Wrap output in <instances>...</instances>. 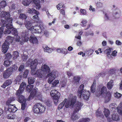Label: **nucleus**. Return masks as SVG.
<instances>
[{
  "label": "nucleus",
  "instance_id": "obj_1",
  "mask_svg": "<svg viewBox=\"0 0 122 122\" xmlns=\"http://www.w3.org/2000/svg\"><path fill=\"white\" fill-rule=\"evenodd\" d=\"M24 23L25 27L33 33H41L42 32V30L41 26L37 25L32 26V23L29 21H25Z\"/></svg>",
  "mask_w": 122,
  "mask_h": 122
},
{
  "label": "nucleus",
  "instance_id": "obj_2",
  "mask_svg": "<svg viewBox=\"0 0 122 122\" xmlns=\"http://www.w3.org/2000/svg\"><path fill=\"white\" fill-rule=\"evenodd\" d=\"M0 16L1 17L5 18V20L0 18V23L3 26H5L7 23H12V19L11 18H10V14L8 12L2 11L0 14Z\"/></svg>",
  "mask_w": 122,
  "mask_h": 122
},
{
  "label": "nucleus",
  "instance_id": "obj_3",
  "mask_svg": "<svg viewBox=\"0 0 122 122\" xmlns=\"http://www.w3.org/2000/svg\"><path fill=\"white\" fill-rule=\"evenodd\" d=\"M77 97L76 96H73V95L70 94L69 95L68 99V101H66L65 105V108H64L65 111L66 110V108H69V107H73L74 104L76 101Z\"/></svg>",
  "mask_w": 122,
  "mask_h": 122
},
{
  "label": "nucleus",
  "instance_id": "obj_4",
  "mask_svg": "<svg viewBox=\"0 0 122 122\" xmlns=\"http://www.w3.org/2000/svg\"><path fill=\"white\" fill-rule=\"evenodd\" d=\"M33 85H28L26 87V90L28 92H30L32 90L27 99L28 100H29L36 96V93L37 92V88L35 87L33 89Z\"/></svg>",
  "mask_w": 122,
  "mask_h": 122
},
{
  "label": "nucleus",
  "instance_id": "obj_5",
  "mask_svg": "<svg viewBox=\"0 0 122 122\" xmlns=\"http://www.w3.org/2000/svg\"><path fill=\"white\" fill-rule=\"evenodd\" d=\"M41 69L40 72L41 74H39V78L44 77L46 74L49 73L51 71L50 69V67L46 64L42 65L41 66Z\"/></svg>",
  "mask_w": 122,
  "mask_h": 122
},
{
  "label": "nucleus",
  "instance_id": "obj_6",
  "mask_svg": "<svg viewBox=\"0 0 122 122\" xmlns=\"http://www.w3.org/2000/svg\"><path fill=\"white\" fill-rule=\"evenodd\" d=\"M31 73L32 75H36L39 78V74H41V73L40 71H41V69H39L35 71V69H36V66L37 64V61H31Z\"/></svg>",
  "mask_w": 122,
  "mask_h": 122
},
{
  "label": "nucleus",
  "instance_id": "obj_7",
  "mask_svg": "<svg viewBox=\"0 0 122 122\" xmlns=\"http://www.w3.org/2000/svg\"><path fill=\"white\" fill-rule=\"evenodd\" d=\"M77 92L78 96L80 98H83L84 99L86 100L88 99L90 95L89 91L85 90L84 91L78 90Z\"/></svg>",
  "mask_w": 122,
  "mask_h": 122
},
{
  "label": "nucleus",
  "instance_id": "obj_8",
  "mask_svg": "<svg viewBox=\"0 0 122 122\" xmlns=\"http://www.w3.org/2000/svg\"><path fill=\"white\" fill-rule=\"evenodd\" d=\"M50 95L54 100V103L56 104L60 97V94L57 90L54 89L51 91L50 92Z\"/></svg>",
  "mask_w": 122,
  "mask_h": 122
},
{
  "label": "nucleus",
  "instance_id": "obj_9",
  "mask_svg": "<svg viewBox=\"0 0 122 122\" xmlns=\"http://www.w3.org/2000/svg\"><path fill=\"white\" fill-rule=\"evenodd\" d=\"M45 108V107L40 103L36 104L34 106L33 110L34 113H38L39 112L43 113L44 112Z\"/></svg>",
  "mask_w": 122,
  "mask_h": 122
},
{
  "label": "nucleus",
  "instance_id": "obj_10",
  "mask_svg": "<svg viewBox=\"0 0 122 122\" xmlns=\"http://www.w3.org/2000/svg\"><path fill=\"white\" fill-rule=\"evenodd\" d=\"M58 73L56 71H53L49 74L48 76L49 77L48 82L50 84L56 77H57Z\"/></svg>",
  "mask_w": 122,
  "mask_h": 122
},
{
  "label": "nucleus",
  "instance_id": "obj_11",
  "mask_svg": "<svg viewBox=\"0 0 122 122\" xmlns=\"http://www.w3.org/2000/svg\"><path fill=\"white\" fill-rule=\"evenodd\" d=\"M98 87L99 89L98 90V93L97 94H96L97 97H99L100 96H102L105 95L107 93V89L106 87L102 85L99 86Z\"/></svg>",
  "mask_w": 122,
  "mask_h": 122
},
{
  "label": "nucleus",
  "instance_id": "obj_12",
  "mask_svg": "<svg viewBox=\"0 0 122 122\" xmlns=\"http://www.w3.org/2000/svg\"><path fill=\"white\" fill-rule=\"evenodd\" d=\"M28 34V31L25 30L23 31L21 34V37L22 38V42L21 41L20 42V44H22L23 43V42H27L29 40V38L27 37V35Z\"/></svg>",
  "mask_w": 122,
  "mask_h": 122
},
{
  "label": "nucleus",
  "instance_id": "obj_13",
  "mask_svg": "<svg viewBox=\"0 0 122 122\" xmlns=\"http://www.w3.org/2000/svg\"><path fill=\"white\" fill-rule=\"evenodd\" d=\"M13 71V68L12 67H10L7 69L3 73L4 78L5 79L8 78L12 74Z\"/></svg>",
  "mask_w": 122,
  "mask_h": 122
},
{
  "label": "nucleus",
  "instance_id": "obj_14",
  "mask_svg": "<svg viewBox=\"0 0 122 122\" xmlns=\"http://www.w3.org/2000/svg\"><path fill=\"white\" fill-rule=\"evenodd\" d=\"M11 23H9L6 24L5 26L7 28L10 29L11 30V33L14 36H16L18 34L17 31L16 29L13 27Z\"/></svg>",
  "mask_w": 122,
  "mask_h": 122
},
{
  "label": "nucleus",
  "instance_id": "obj_15",
  "mask_svg": "<svg viewBox=\"0 0 122 122\" xmlns=\"http://www.w3.org/2000/svg\"><path fill=\"white\" fill-rule=\"evenodd\" d=\"M75 103V106L74 107V111L76 112H78L81 109V107L83 105V104L79 101L76 102V101Z\"/></svg>",
  "mask_w": 122,
  "mask_h": 122
},
{
  "label": "nucleus",
  "instance_id": "obj_16",
  "mask_svg": "<svg viewBox=\"0 0 122 122\" xmlns=\"http://www.w3.org/2000/svg\"><path fill=\"white\" fill-rule=\"evenodd\" d=\"M26 86V84L24 82H22L20 85L19 89L17 91L16 95H17L21 94L23 92Z\"/></svg>",
  "mask_w": 122,
  "mask_h": 122
},
{
  "label": "nucleus",
  "instance_id": "obj_17",
  "mask_svg": "<svg viewBox=\"0 0 122 122\" xmlns=\"http://www.w3.org/2000/svg\"><path fill=\"white\" fill-rule=\"evenodd\" d=\"M67 74L69 78L71 77V78H72V79L73 78V81L74 82H76V83H78L80 80L79 77L77 76L74 77L73 76V74L71 72L68 71H67Z\"/></svg>",
  "mask_w": 122,
  "mask_h": 122
},
{
  "label": "nucleus",
  "instance_id": "obj_18",
  "mask_svg": "<svg viewBox=\"0 0 122 122\" xmlns=\"http://www.w3.org/2000/svg\"><path fill=\"white\" fill-rule=\"evenodd\" d=\"M8 105V110L10 112H14L17 110V108L15 107V105H12L10 104Z\"/></svg>",
  "mask_w": 122,
  "mask_h": 122
},
{
  "label": "nucleus",
  "instance_id": "obj_19",
  "mask_svg": "<svg viewBox=\"0 0 122 122\" xmlns=\"http://www.w3.org/2000/svg\"><path fill=\"white\" fill-rule=\"evenodd\" d=\"M9 44L6 42H5L2 46V52L4 53H6L9 48Z\"/></svg>",
  "mask_w": 122,
  "mask_h": 122
},
{
  "label": "nucleus",
  "instance_id": "obj_20",
  "mask_svg": "<svg viewBox=\"0 0 122 122\" xmlns=\"http://www.w3.org/2000/svg\"><path fill=\"white\" fill-rule=\"evenodd\" d=\"M30 42L33 44H37L38 43V41L36 37L33 35H31L30 39Z\"/></svg>",
  "mask_w": 122,
  "mask_h": 122
},
{
  "label": "nucleus",
  "instance_id": "obj_21",
  "mask_svg": "<svg viewBox=\"0 0 122 122\" xmlns=\"http://www.w3.org/2000/svg\"><path fill=\"white\" fill-rule=\"evenodd\" d=\"M26 12L30 14H32L33 13H34L36 14H40L39 12L38 11L33 8L30 9V8H28L27 9Z\"/></svg>",
  "mask_w": 122,
  "mask_h": 122
},
{
  "label": "nucleus",
  "instance_id": "obj_22",
  "mask_svg": "<svg viewBox=\"0 0 122 122\" xmlns=\"http://www.w3.org/2000/svg\"><path fill=\"white\" fill-rule=\"evenodd\" d=\"M12 82V81L11 79L7 80L1 86L4 88H5L6 86L11 85Z\"/></svg>",
  "mask_w": 122,
  "mask_h": 122
},
{
  "label": "nucleus",
  "instance_id": "obj_23",
  "mask_svg": "<svg viewBox=\"0 0 122 122\" xmlns=\"http://www.w3.org/2000/svg\"><path fill=\"white\" fill-rule=\"evenodd\" d=\"M32 1L35 5L36 9L37 10H39L41 7L40 1L38 0H32Z\"/></svg>",
  "mask_w": 122,
  "mask_h": 122
},
{
  "label": "nucleus",
  "instance_id": "obj_24",
  "mask_svg": "<svg viewBox=\"0 0 122 122\" xmlns=\"http://www.w3.org/2000/svg\"><path fill=\"white\" fill-rule=\"evenodd\" d=\"M20 94L17 95L18 96L17 100L20 103H23L24 102H25L26 99H25L24 96L22 95H20Z\"/></svg>",
  "mask_w": 122,
  "mask_h": 122
},
{
  "label": "nucleus",
  "instance_id": "obj_25",
  "mask_svg": "<svg viewBox=\"0 0 122 122\" xmlns=\"http://www.w3.org/2000/svg\"><path fill=\"white\" fill-rule=\"evenodd\" d=\"M76 112L73 111V113L71 117V119L72 121H75L78 120L80 118L79 116H78Z\"/></svg>",
  "mask_w": 122,
  "mask_h": 122
},
{
  "label": "nucleus",
  "instance_id": "obj_26",
  "mask_svg": "<svg viewBox=\"0 0 122 122\" xmlns=\"http://www.w3.org/2000/svg\"><path fill=\"white\" fill-rule=\"evenodd\" d=\"M103 96H106L105 97L106 102H108L110 100L111 98V95L110 92H107L106 94Z\"/></svg>",
  "mask_w": 122,
  "mask_h": 122
},
{
  "label": "nucleus",
  "instance_id": "obj_27",
  "mask_svg": "<svg viewBox=\"0 0 122 122\" xmlns=\"http://www.w3.org/2000/svg\"><path fill=\"white\" fill-rule=\"evenodd\" d=\"M112 119L114 121H117L120 120L119 115L116 113L114 112L112 115Z\"/></svg>",
  "mask_w": 122,
  "mask_h": 122
},
{
  "label": "nucleus",
  "instance_id": "obj_28",
  "mask_svg": "<svg viewBox=\"0 0 122 122\" xmlns=\"http://www.w3.org/2000/svg\"><path fill=\"white\" fill-rule=\"evenodd\" d=\"M22 76L21 75H20L17 76L15 79L14 83L15 84H19L20 81L22 79Z\"/></svg>",
  "mask_w": 122,
  "mask_h": 122
},
{
  "label": "nucleus",
  "instance_id": "obj_29",
  "mask_svg": "<svg viewBox=\"0 0 122 122\" xmlns=\"http://www.w3.org/2000/svg\"><path fill=\"white\" fill-rule=\"evenodd\" d=\"M121 12L120 10L118 9L117 8L115 10L113 15L115 17L118 18L120 15Z\"/></svg>",
  "mask_w": 122,
  "mask_h": 122
},
{
  "label": "nucleus",
  "instance_id": "obj_30",
  "mask_svg": "<svg viewBox=\"0 0 122 122\" xmlns=\"http://www.w3.org/2000/svg\"><path fill=\"white\" fill-rule=\"evenodd\" d=\"M117 111L120 115H122V102H121L117 108Z\"/></svg>",
  "mask_w": 122,
  "mask_h": 122
},
{
  "label": "nucleus",
  "instance_id": "obj_31",
  "mask_svg": "<svg viewBox=\"0 0 122 122\" xmlns=\"http://www.w3.org/2000/svg\"><path fill=\"white\" fill-rule=\"evenodd\" d=\"M67 99L66 98H65L63 102H61L59 105L58 107V110H60L64 106H65V104L67 101Z\"/></svg>",
  "mask_w": 122,
  "mask_h": 122
},
{
  "label": "nucleus",
  "instance_id": "obj_32",
  "mask_svg": "<svg viewBox=\"0 0 122 122\" xmlns=\"http://www.w3.org/2000/svg\"><path fill=\"white\" fill-rule=\"evenodd\" d=\"M14 40V38L10 36H9L7 37L6 40L5 42H6L9 44V42L12 43Z\"/></svg>",
  "mask_w": 122,
  "mask_h": 122
},
{
  "label": "nucleus",
  "instance_id": "obj_33",
  "mask_svg": "<svg viewBox=\"0 0 122 122\" xmlns=\"http://www.w3.org/2000/svg\"><path fill=\"white\" fill-rule=\"evenodd\" d=\"M67 81L66 80H64V78H63L61 82V85L62 87L65 88L66 85Z\"/></svg>",
  "mask_w": 122,
  "mask_h": 122
},
{
  "label": "nucleus",
  "instance_id": "obj_34",
  "mask_svg": "<svg viewBox=\"0 0 122 122\" xmlns=\"http://www.w3.org/2000/svg\"><path fill=\"white\" fill-rule=\"evenodd\" d=\"M107 86V87L108 89H111L113 86V81L112 80H111L108 83Z\"/></svg>",
  "mask_w": 122,
  "mask_h": 122
},
{
  "label": "nucleus",
  "instance_id": "obj_35",
  "mask_svg": "<svg viewBox=\"0 0 122 122\" xmlns=\"http://www.w3.org/2000/svg\"><path fill=\"white\" fill-rule=\"evenodd\" d=\"M96 82L95 81H94L93 84L91 87V91L92 92H94L95 91Z\"/></svg>",
  "mask_w": 122,
  "mask_h": 122
},
{
  "label": "nucleus",
  "instance_id": "obj_36",
  "mask_svg": "<svg viewBox=\"0 0 122 122\" xmlns=\"http://www.w3.org/2000/svg\"><path fill=\"white\" fill-rule=\"evenodd\" d=\"M98 111H97L96 112L97 116V117H101V119L103 121H104V119H103L104 117V115L101 114L100 112L98 111Z\"/></svg>",
  "mask_w": 122,
  "mask_h": 122
},
{
  "label": "nucleus",
  "instance_id": "obj_37",
  "mask_svg": "<svg viewBox=\"0 0 122 122\" xmlns=\"http://www.w3.org/2000/svg\"><path fill=\"white\" fill-rule=\"evenodd\" d=\"M28 81L29 84H33L35 81V79L33 77H29L28 78Z\"/></svg>",
  "mask_w": 122,
  "mask_h": 122
},
{
  "label": "nucleus",
  "instance_id": "obj_38",
  "mask_svg": "<svg viewBox=\"0 0 122 122\" xmlns=\"http://www.w3.org/2000/svg\"><path fill=\"white\" fill-rule=\"evenodd\" d=\"M103 112L106 117H107L110 114L109 110L105 108L104 109Z\"/></svg>",
  "mask_w": 122,
  "mask_h": 122
},
{
  "label": "nucleus",
  "instance_id": "obj_39",
  "mask_svg": "<svg viewBox=\"0 0 122 122\" xmlns=\"http://www.w3.org/2000/svg\"><path fill=\"white\" fill-rule=\"evenodd\" d=\"M90 119L88 118H81L78 122H89Z\"/></svg>",
  "mask_w": 122,
  "mask_h": 122
},
{
  "label": "nucleus",
  "instance_id": "obj_40",
  "mask_svg": "<svg viewBox=\"0 0 122 122\" xmlns=\"http://www.w3.org/2000/svg\"><path fill=\"white\" fill-rule=\"evenodd\" d=\"M30 3V0H24L22 2V4L25 6H28Z\"/></svg>",
  "mask_w": 122,
  "mask_h": 122
},
{
  "label": "nucleus",
  "instance_id": "obj_41",
  "mask_svg": "<svg viewBox=\"0 0 122 122\" xmlns=\"http://www.w3.org/2000/svg\"><path fill=\"white\" fill-rule=\"evenodd\" d=\"M27 17V16L25 14L22 13L20 14L19 18L22 20H25L26 19Z\"/></svg>",
  "mask_w": 122,
  "mask_h": 122
},
{
  "label": "nucleus",
  "instance_id": "obj_42",
  "mask_svg": "<svg viewBox=\"0 0 122 122\" xmlns=\"http://www.w3.org/2000/svg\"><path fill=\"white\" fill-rule=\"evenodd\" d=\"M7 5V3L4 0L1 1L0 3V6L2 8H4Z\"/></svg>",
  "mask_w": 122,
  "mask_h": 122
},
{
  "label": "nucleus",
  "instance_id": "obj_43",
  "mask_svg": "<svg viewBox=\"0 0 122 122\" xmlns=\"http://www.w3.org/2000/svg\"><path fill=\"white\" fill-rule=\"evenodd\" d=\"M15 100V99L13 97H12L9 98L6 102V104L7 105H8L10 104L11 102Z\"/></svg>",
  "mask_w": 122,
  "mask_h": 122
},
{
  "label": "nucleus",
  "instance_id": "obj_44",
  "mask_svg": "<svg viewBox=\"0 0 122 122\" xmlns=\"http://www.w3.org/2000/svg\"><path fill=\"white\" fill-rule=\"evenodd\" d=\"M13 56V58L14 60L16 59L19 56L18 52L17 51H14Z\"/></svg>",
  "mask_w": 122,
  "mask_h": 122
},
{
  "label": "nucleus",
  "instance_id": "obj_45",
  "mask_svg": "<svg viewBox=\"0 0 122 122\" xmlns=\"http://www.w3.org/2000/svg\"><path fill=\"white\" fill-rule=\"evenodd\" d=\"M110 13H105L104 18L106 20H108L110 19Z\"/></svg>",
  "mask_w": 122,
  "mask_h": 122
},
{
  "label": "nucleus",
  "instance_id": "obj_46",
  "mask_svg": "<svg viewBox=\"0 0 122 122\" xmlns=\"http://www.w3.org/2000/svg\"><path fill=\"white\" fill-rule=\"evenodd\" d=\"M44 86L45 87L43 89V90L44 92H47L49 91V90L50 88V87L46 84H45Z\"/></svg>",
  "mask_w": 122,
  "mask_h": 122
},
{
  "label": "nucleus",
  "instance_id": "obj_47",
  "mask_svg": "<svg viewBox=\"0 0 122 122\" xmlns=\"http://www.w3.org/2000/svg\"><path fill=\"white\" fill-rule=\"evenodd\" d=\"M104 53L107 54V57H109V56H111L110 53L111 51L109 49L107 48L104 51Z\"/></svg>",
  "mask_w": 122,
  "mask_h": 122
},
{
  "label": "nucleus",
  "instance_id": "obj_48",
  "mask_svg": "<svg viewBox=\"0 0 122 122\" xmlns=\"http://www.w3.org/2000/svg\"><path fill=\"white\" fill-rule=\"evenodd\" d=\"M114 96L115 97L119 98L121 97L122 95L121 94L118 93L117 92H116L115 93H114Z\"/></svg>",
  "mask_w": 122,
  "mask_h": 122
},
{
  "label": "nucleus",
  "instance_id": "obj_49",
  "mask_svg": "<svg viewBox=\"0 0 122 122\" xmlns=\"http://www.w3.org/2000/svg\"><path fill=\"white\" fill-rule=\"evenodd\" d=\"M15 117V116L14 115L11 114L8 115L7 116V118L9 119H14Z\"/></svg>",
  "mask_w": 122,
  "mask_h": 122
},
{
  "label": "nucleus",
  "instance_id": "obj_50",
  "mask_svg": "<svg viewBox=\"0 0 122 122\" xmlns=\"http://www.w3.org/2000/svg\"><path fill=\"white\" fill-rule=\"evenodd\" d=\"M12 64V61H4L3 65L5 67H8Z\"/></svg>",
  "mask_w": 122,
  "mask_h": 122
},
{
  "label": "nucleus",
  "instance_id": "obj_51",
  "mask_svg": "<svg viewBox=\"0 0 122 122\" xmlns=\"http://www.w3.org/2000/svg\"><path fill=\"white\" fill-rule=\"evenodd\" d=\"M82 33L83 32L82 31H80L78 34L76 35L75 37V38L79 40H80L81 39V36H80L82 34Z\"/></svg>",
  "mask_w": 122,
  "mask_h": 122
},
{
  "label": "nucleus",
  "instance_id": "obj_52",
  "mask_svg": "<svg viewBox=\"0 0 122 122\" xmlns=\"http://www.w3.org/2000/svg\"><path fill=\"white\" fill-rule=\"evenodd\" d=\"M3 26L0 25V38L2 36L3 32Z\"/></svg>",
  "mask_w": 122,
  "mask_h": 122
},
{
  "label": "nucleus",
  "instance_id": "obj_53",
  "mask_svg": "<svg viewBox=\"0 0 122 122\" xmlns=\"http://www.w3.org/2000/svg\"><path fill=\"white\" fill-rule=\"evenodd\" d=\"M81 15H86L87 14V12L85 9H81L80 10Z\"/></svg>",
  "mask_w": 122,
  "mask_h": 122
},
{
  "label": "nucleus",
  "instance_id": "obj_54",
  "mask_svg": "<svg viewBox=\"0 0 122 122\" xmlns=\"http://www.w3.org/2000/svg\"><path fill=\"white\" fill-rule=\"evenodd\" d=\"M59 83V81L58 80H55L52 83V84L53 86H56Z\"/></svg>",
  "mask_w": 122,
  "mask_h": 122
},
{
  "label": "nucleus",
  "instance_id": "obj_55",
  "mask_svg": "<svg viewBox=\"0 0 122 122\" xmlns=\"http://www.w3.org/2000/svg\"><path fill=\"white\" fill-rule=\"evenodd\" d=\"M24 66H25L24 64H21L19 68V71H22L24 68Z\"/></svg>",
  "mask_w": 122,
  "mask_h": 122
},
{
  "label": "nucleus",
  "instance_id": "obj_56",
  "mask_svg": "<svg viewBox=\"0 0 122 122\" xmlns=\"http://www.w3.org/2000/svg\"><path fill=\"white\" fill-rule=\"evenodd\" d=\"M42 47L43 49V50L45 52H46V51L49 48V47L46 45H43V46Z\"/></svg>",
  "mask_w": 122,
  "mask_h": 122
},
{
  "label": "nucleus",
  "instance_id": "obj_57",
  "mask_svg": "<svg viewBox=\"0 0 122 122\" xmlns=\"http://www.w3.org/2000/svg\"><path fill=\"white\" fill-rule=\"evenodd\" d=\"M56 7L57 9L59 10L61 8H62L63 7V4L62 3H60L57 5Z\"/></svg>",
  "mask_w": 122,
  "mask_h": 122
},
{
  "label": "nucleus",
  "instance_id": "obj_58",
  "mask_svg": "<svg viewBox=\"0 0 122 122\" xmlns=\"http://www.w3.org/2000/svg\"><path fill=\"white\" fill-rule=\"evenodd\" d=\"M39 14H36V15L33 16L32 18L33 19L35 20H39V18L38 16Z\"/></svg>",
  "mask_w": 122,
  "mask_h": 122
},
{
  "label": "nucleus",
  "instance_id": "obj_59",
  "mask_svg": "<svg viewBox=\"0 0 122 122\" xmlns=\"http://www.w3.org/2000/svg\"><path fill=\"white\" fill-rule=\"evenodd\" d=\"M87 23V21L86 20H83L82 21L80 25H81L83 27H84L86 25V24Z\"/></svg>",
  "mask_w": 122,
  "mask_h": 122
},
{
  "label": "nucleus",
  "instance_id": "obj_60",
  "mask_svg": "<svg viewBox=\"0 0 122 122\" xmlns=\"http://www.w3.org/2000/svg\"><path fill=\"white\" fill-rule=\"evenodd\" d=\"M28 71L27 70H26L24 73V74L23 76V77L25 78H26L28 75Z\"/></svg>",
  "mask_w": 122,
  "mask_h": 122
},
{
  "label": "nucleus",
  "instance_id": "obj_61",
  "mask_svg": "<svg viewBox=\"0 0 122 122\" xmlns=\"http://www.w3.org/2000/svg\"><path fill=\"white\" fill-rule=\"evenodd\" d=\"M25 102H23L21 104V109L22 110H24L26 107V104H25Z\"/></svg>",
  "mask_w": 122,
  "mask_h": 122
},
{
  "label": "nucleus",
  "instance_id": "obj_62",
  "mask_svg": "<svg viewBox=\"0 0 122 122\" xmlns=\"http://www.w3.org/2000/svg\"><path fill=\"white\" fill-rule=\"evenodd\" d=\"M11 54L10 53H8L6 55L5 59H9L11 58Z\"/></svg>",
  "mask_w": 122,
  "mask_h": 122
},
{
  "label": "nucleus",
  "instance_id": "obj_63",
  "mask_svg": "<svg viewBox=\"0 0 122 122\" xmlns=\"http://www.w3.org/2000/svg\"><path fill=\"white\" fill-rule=\"evenodd\" d=\"M96 4L97 7L98 8H101L102 7V3L100 2H97V3H96Z\"/></svg>",
  "mask_w": 122,
  "mask_h": 122
},
{
  "label": "nucleus",
  "instance_id": "obj_64",
  "mask_svg": "<svg viewBox=\"0 0 122 122\" xmlns=\"http://www.w3.org/2000/svg\"><path fill=\"white\" fill-rule=\"evenodd\" d=\"M7 29H6L5 30V34H9L11 33V30H10V29L7 28Z\"/></svg>",
  "mask_w": 122,
  "mask_h": 122
}]
</instances>
